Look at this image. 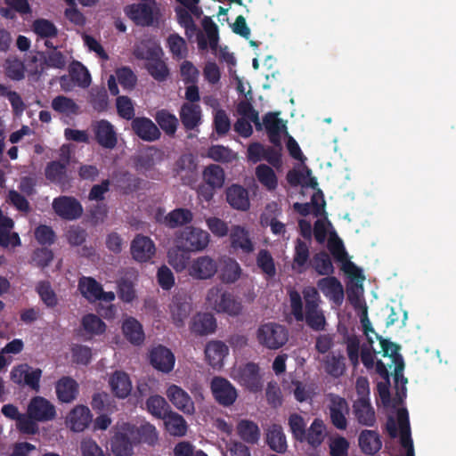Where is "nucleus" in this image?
Wrapping results in <instances>:
<instances>
[{"mask_svg": "<svg viewBox=\"0 0 456 456\" xmlns=\"http://www.w3.org/2000/svg\"><path fill=\"white\" fill-rule=\"evenodd\" d=\"M289 301L291 313L297 321L302 322L305 319L307 326L314 331H322L326 329V319L319 307L305 310L304 314L302 298L297 290L289 292Z\"/></svg>", "mask_w": 456, "mask_h": 456, "instance_id": "1", "label": "nucleus"}, {"mask_svg": "<svg viewBox=\"0 0 456 456\" xmlns=\"http://www.w3.org/2000/svg\"><path fill=\"white\" fill-rule=\"evenodd\" d=\"M258 343L271 350L282 347L289 339L287 328L276 322H267L258 327L256 330Z\"/></svg>", "mask_w": 456, "mask_h": 456, "instance_id": "2", "label": "nucleus"}, {"mask_svg": "<svg viewBox=\"0 0 456 456\" xmlns=\"http://www.w3.org/2000/svg\"><path fill=\"white\" fill-rule=\"evenodd\" d=\"M207 300L217 313L237 316L242 310L241 303L231 292L224 291L219 287H213L208 290Z\"/></svg>", "mask_w": 456, "mask_h": 456, "instance_id": "3", "label": "nucleus"}, {"mask_svg": "<svg viewBox=\"0 0 456 456\" xmlns=\"http://www.w3.org/2000/svg\"><path fill=\"white\" fill-rule=\"evenodd\" d=\"M124 12L134 24L150 27L156 20L158 9L155 0H141L139 3L125 6Z\"/></svg>", "mask_w": 456, "mask_h": 456, "instance_id": "4", "label": "nucleus"}, {"mask_svg": "<svg viewBox=\"0 0 456 456\" xmlns=\"http://www.w3.org/2000/svg\"><path fill=\"white\" fill-rule=\"evenodd\" d=\"M42 370L33 368L28 363L14 366L10 372L11 380L20 387H28L31 390L38 392L40 389V379Z\"/></svg>", "mask_w": 456, "mask_h": 456, "instance_id": "5", "label": "nucleus"}, {"mask_svg": "<svg viewBox=\"0 0 456 456\" xmlns=\"http://www.w3.org/2000/svg\"><path fill=\"white\" fill-rule=\"evenodd\" d=\"M134 439L130 423L126 422L118 426L110 439V448L116 456H131L134 453Z\"/></svg>", "mask_w": 456, "mask_h": 456, "instance_id": "6", "label": "nucleus"}, {"mask_svg": "<svg viewBox=\"0 0 456 456\" xmlns=\"http://www.w3.org/2000/svg\"><path fill=\"white\" fill-rule=\"evenodd\" d=\"M38 54L40 55L39 65L31 67L29 69V76L37 80L39 79L49 68L56 69H64L66 68V56L57 49L47 52L40 51Z\"/></svg>", "mask_w": 456, "mask_h": 456, "instance_id": "7", "label": "nucleus"}, {"mask_svg": "<svg viewBox=\"0 0 456 456\" xmlns=\"http://www.w3.org/2000/svg\"><path fill=\"white\" fill-rule=\"evenodd\" d=\"M53 208L57 216L64 220L73 221L83 215L81 203L72 196H59L53 201Z\"/></svg>", "mask_w": 456, "mask_h": 456, "instance_id": "8", "label": "nucleus"}, {"mask_svg": "<svg viewBox=\"0 0 456 456\" xmlns=\"http://www.w3.org/2000/svg\"><path fill=\"white\" fill-rule=\"evenodd\" d=\"M329 412L331 424L339 430L347 428L346 416L349 414V404L347 401L336 394L329 395Z\"/></svg>", "mask_w": 456, "mask_h": 456, "instance_id": "9", "label": "nucleus"}, {"mask_svg": "<svg viewBox=\"0 0 456 456\" xmlns=\"http://www.w3.org/2000/svg\"><path fill=\"white\" fill-rule=\"evenodd\" d=\"M61 157V161L53 160L47 163L45 168V175L51 183L64 188L69 183L68 176V166L69 165L70 159L69 152L62 153Z\"/></svg>", "mask_w": 456, "mask_h": 456, "instance_id": "10", "label": "nucleus"}, {"mask_svg": "<svg viewBox=\"0 0 456 456\" xmlns=\"http://www.w3.org/2000/svg\"><path fill=\"white\" fill-rule=\"evenodd\" d=\"M210 388L215 400L222 406H231L237 399L238 395L235 387L224 378H213Z\"/></svg>", "mask_w": 456, "mask_h": 456, "instance_id": "11", "label": "nucleus"}, {"mask_svg": "<svg viewBox=\"0 0 456 456\" xmlns=\"http://www.w3.org/2000/svg\"><path fill=\"white\" fill-rule=\"evenodd\" d=\"M198 163L191 153L182 154L175 163L174 172L185 185H191L196 182Z\"/></svg>", "mask_w": 456, "mask_h": 456, "instance_id": "12", "label": "nucleus"}, {"mask_svg": "<svg viewBox=\"0 0 456 456\" xmlns=\"http://www.w3.org/2000/svg\"><path fill=\"white\" fill-rule=\"evenodd\" d=\"M92 130L96 142L104 149L112 150L118 144V135L114 126L106 119L92 124Z\"/></svg>", "mask_w": 456, "mask_h": 456, "instance_id": "13", "label": "nucleus"}, {"mask_svg": "<svg viewBox=\"0 0 456 456\" xmlns=\"http://www.w3.org/2000/svg\"><path fill=\"white\" fill-rule=\"evenodd\" d=\"M376 334V338L379 339L382 354L384 357H390L392 359L393 363L395 364V379L397 382L401 378L404 382H407V379H405L403 375V371L404 369V361L402 354H399L401 346L390 341L389 339L384 338L382 336Z\"/></svg>", "mask_w": 456, "mask_h": 456, "instance_id": "14", "label": "nucleus"}, {"mask_svg": "<svg viewBox=\"0 0 456 456\" xmlns=\"http://www.w3.org/2000/svg\"><path fill=\"white\" fill-rule=\"evenodd\" d=\"M164 159V152L155 146H148L134 157L133 162L136 171L145 173Z\"/></svg>", "mask_w": 456, "mask_h": 456, "instance_id": "15", "label": "nucleus"}, {"mask_svg": "<svg viewBox=\"0 0 456 456\" xmlns=\"http://www.w3.org/2000/svg\"><path fill=\"white\" fill-rule=\"evenodd\" d=\"M166 395L171 403L184 414L193 415L195 413L193 400L181 387L175 384L168 386Z\"/></svg>", "mask_w": 456, "mask_h": 456, "instance_id": "16", "label": "nucleus"}, {"mask_svg": "<svg viewBox=\"0 0 456 456\" xmlns=\"http://www.w3.org/2000/svg\"><path fill=\"white\" fill-rule=\"evenodd\" d=\"M210 235L207 230H183L177 236V243L191 251L203 250L209 243Z\"/></svg>", "mask_w": 456, "mask_h": 456, "instance_id": "17", "label": "nucleus"}, {"mask_svg": "<svg viewBox=\"0 0 456 456\" xmlns=\"http://www.w3.org/2000/svg\"><path fill=\"white\" fill-rule=\"evenodd\" d=\"M301 235L304 237L310 236L312 232L315 236H324L330 232V239L328 241V249L338 262H343L348 257L347 252L344 247L342 240L337 235L336 230H300Z\"/></svg>", "mask_w": 456, "mask_h": 456, "instance_id": "18", "label": "nucleus"}, {"mask_svg": "<svg viewBox=\"0 0 456 456\" xmlns=\"http://www.w3.org/2000/svg\"><path fill=\"white\" fill-rule=\"evenodd\" d=\"M28 414L39 422H45L55 418L56 411L50 401L42 396H35L28 405Z\"/></svg>", "mask_w": 456, "mask_h": 456, "instance_id": "19", "label": "nucleus"}, {"mask_svg": "<svg viewBox=\"0 0 456 456\" xmlns=\"http://www.w3.org/2000/svg\"><path fill=\"white\" fill-rule=\"evenodd\" d=\"M279 113L268 112L263 118V125L266 130L270 142L281 148V134H288L286 123L278 118Z\"/></svg>", "mask_w": 456, "mask_h": 456, "instance_id": "20", "label": "nucleus"}, {"mask_svg": "<svg viewBox=\"0 0 456 456\" xmlns=\"http://www.w3.org/2000/svg\"><path fill=\"white\" fill-rule=\"evenodd\" d=\"M175 358L174 354L167 347L159 345L150 352V362L154 369L163 373H169L173 370Z\"/></svg>", "mask_w": 456, "mask_h": 456, "instance_id": "21", "label": "nucleus"}, {"mask_svg": "<svg viewBox=\"0 0 456 456\" xmlns=\"http://www.w3.org/2000/svg\"><path fill=\"white\" fill-rule=\"evenodd\" d=\"M353 413L360 425L366 427L375 426L376 413L368 395H362L354 402Z\"/></svg>", "mask_w": 456, "mask_h": 456, "instance_id": "22", "label": "nucleus"}, {"mask_svg": "<svg viewBox=\"0 0 456 456\" xmlns=\"http://www.w3.org/2000/svg\"><path fill=\"white\" fill-rule=\"evenodd\" d=\"M131 128L134 134L145 142H155L161 136L157 125L149 118L137 117L131 122Z\"/></svg>", "mask_w": 456, "mask_h": 456, "instance_id": "23", "label": "nucleus"}, {"mask_svg": "<svg viewBox=\"0 0 456 456\" xmlns=\"http://www.w3.org/2000/svg\"><path fill=\"white\" fill-rule=\"evenodd\" d=\"M318 289L330 301L340 305L344 300V289L338 278L328 276L322 278L317 282Z\"/></svg>", "mask_w": 456, "mask_h": 456, "instance_id": "24", "label": "nucleus"}, {"mask_svg": "<svg viewBox=\"0 0 456 456\" xmlns=\"http://www.w3.org/2000/svg\"><path fill=\"white\" fill-rule=\"evenodd\" d=\"M130 428L136 445L145 444L155 446L159 442V433L156 427L149 421H142L139 426L130 423Z\"/></svg>", "mask_w": 456, "mask_h": 456, "instance_id": "25", "label": "nucleus"}, {"mask_svg": "<svg viewBox=\"0 0 456 456\" xmlns=\"http://www.w3.org/2000/svg\"><path fill=\"white\" fill-rule=\"evenodd\" d=\"M156 248L153 241L144 236H137L131 244V254L133 258L140 263L150 261L155 255Z\"/></svg>", "mask_w": 456, "mask_h": 456, "instance_id": "26", "label": "nucleus"}, {"mask_svg": "<svg viewBox=\"0 0 456 456\" xmlns=\"http://www.w3.org/2000/svg\"><path fill=\"white\" fill-rule=\"evenodd\" d=\"M239 381L249 391L257 392L262 388L259 366L255 362H248L239 370Z\"/></svg>", "mask_w": 456, "mask_h": 456, "instance_id": "27", "label": "nucleus"}, {"mask_svg": "<svg viewBox=\"0 0 456 456\" xmlns=\"http://www.w3.org/2000/svg\"><path fill=\"white\" fill-rule=\"evenodd\" d=\"M179 116L186 131L197 129L202 123V110L199 104L183 103L181 106Z\"/></svg>", "mask_w": 456, "mask_h": 456, "instance_id": "28", "label": "nucleus"}, {"mask_svg": "<svg viewBox=\"0 0 456 456\" xmlns=\"http://www.w3.org/2000/svg\"><path fill=\"white\" fill-rule=\"evenodd\" d=\"M92 414L87 406L77 405L67 417V423L74 432L84 431L92 421Z\"/></svg>", "mask_w": 456, "mask_h": 456, "instance_id": "29", "label": "nucleus"}, {"mask_svg": "<svg viewBox=\"0 0 456 456\" xmlns=\"http://www.w3.org/2000/svg\"><path fill=\"white\" fill-rule=\"evenodd\" d=\"M217 271V265L208 256H200L191 264L189 273L194 278L206 280L213 277Z\"/></svg>", "mask_w": 456, "mask_h": 456, "instance_id": "30", "label": "nucleus"}, {"mask_svg": "<svg viewBox=\"0 0 456 456\" xmlns=\"http://www.w3.org/2000/svg\"><path fill=\"white\" fill-rule=\"evenodd\" d=\"M55 392L59 401L69 403L78 395V384L71 377L63 376L56 382Z\"/></svg>", "mask_w": 456, "mask_h": 456, "instance_id": "31", "label": "nucleus"}, {"mask_svg": "<svg viewBox=\"0 0 456 456\" xmlns=\"http://www.w3.org/2000/svg\"><path fill=\"white\" fill-rule=\"evenodd\" d=\"M142 180L128 171L114 174L113 183L116 190L124 195L131 194L140 188Z\"/></svg>", "mask_w": 456, "mask_h": 456, "instance_id": "32", "label": "nucleus"}, {"mask_svg": "<svg viewBox=\"0 0 456 456\" xmlns=\"http://www.w3.org/2000/svg\"><path fill=\"white\" fill-rule=\"evenodd\" d=\"M226 200L238 210H248L250 206L248 191L241 185L232 184L226 189Z\"/></svg>", "mask_w": 456, "mask_h": 456, "instance_id": "33", "label": "nucleus"}, {"mask_svg": "<svg viewBox=\"0 0 456 456\" xmlns=\"http://www.w3.org/2000/svg\"><path fill=\"white\" fill-rule=\"evenodd\" d=\"M242 269L233 258L224 256L220 259L219 278L224 283L236 282L241 276Z\"/></svg>", "mask_w": 456, "mask_h": 456, "instance_id": "34", "label": "nucleus"}, {"mask_svg": "<svg viewBox=\"0 0 456 456\" xmlns=\"http://www.w3.org/2000/svg\"><path fill=\"white\" fill-rule=\"evenodd\" d=\"M361 451L367 455H374L382 447V441L379 433L375 430L364 429L358 437Z\"/></svg>", "mask_w": 456, "mask_h": 456, "instance_id": "35", "label": "nucleus"}, {"mask_svg": "<svg viewBox=\"0 0 456 456\" xmlns=\"http://www.w3.org/2000/svg\"><path fill=\"white\" fill-rule=\"evenodd\" d=\"M228 351L227 346L222 341L208 342L205 347V355L208 364L213 368L222 367Z\"/></svg>", "mask_w": 456, "mask_h": 456, "instance_id": "36", "label": "nucleus"}, {"mask_svg": "<svg viewBox=\"0 0 456 456\" xmlns=\"http://www.w3.org/2000/svg\"><path fill=\"white\" fill-rule=\"evenodd\" d=\"M216 328V318L208 313L198 314L193 317L191 324V331L200 336L213 333Z\"/></svg>", "mask_w": 456, "mask_h": 456, "instance_id": "37", "label": "nucleus"}, {"mask_svg": "<svg viewBox=\"0 0 456 456\" xmlns=\"http://www.w3.org/2000/svg\"><path fill=\"white\" fill-rule=\"evenodd\" d=\"M122 331L125 338L134 346H140L144 341L145 336L142 326L133 317H129L124 321Z\"/></svg>", "mask_w": 456, "mask_h": 456, "instance_id": "38", "label": "nucleus"}, {"mask_svg": "<svg viewBox=\"0 0 456 456\" xmlns=\"http://www.w3.org/2000/svg\"><path fill=\"white\" fill-rule=\"evenodd\" d=\"M110 386L118 398L127 397L132 390L129 376L124 371H115L110 379Z\"/></svg>", "mask_w": 456, "mask_h": 456, "instance_id": "39", "label": "nucleus"}, {"mask_svg": "<svg viewBox=\"0 0 456 456\" xmlns=\"http://www.w3.org/2000/svg\"><path fill=\"white\" fill-rule=\"evenodd\" d=\"M154 118L167 135L175 136L179 125L178 118L175 114L166 109H161L155 113Z\"/></svg>", "mask_w": 456, "mask_h": 456, "instance_id": "40", "label": "nucleus"}, {"mask_svg": "<svg viewBox=\"0 0 456 456\" xmlns=\"http://www.w3.org/2000/svg\"><path fill=\"white\" fill-rule=\"evenodd\" d=\"M266 443L273 451L278 453L286 452L288 445L281 426L273 424L268 428Z\"/></svg>", "mask_w": 456, "mask_h": 456, "instance_id": "41", "label": "nucleus"}, {"mask_svg": "<svg viewBox=\"0 0 456 456\" xmlns=\"http://www.w3.org/2000/svg\"><path fill=\"white\" fill-rule=\"evenodd\" d=\"M230 240L231 247L234 251L240 250L244 254H250L255 249L248 230H232L230 234Z\"/></svg>", "mask_w": 456, "mask_h": 456, "instance_id": "42", "label": "nucleus"}, {"mask_svg": "<svg viewBox=\"0 0 456 456\" xmlns=\"http://www.w3.org/2000/svg\"><path fill=\"white\" fill-rule=\"evenodd\" d=\"M236 429L242 441L250 444H257L260 438V429L254 421L241 419L238 422Z\"/></svg>", "mask_w": 456, "mask_h": 456, "instance_id": "43", "label": "nucleus"}, {"mask_svg": "<svg viewBox=\"0 0 456 456\" xmlns=\"http://www.w3.org/2000/svg\"><path fill=\"white\" fill-rule=\"evenodd\" d=\"M191 250H189L187 248L182 247V244L177 243L175 247L168 250V263L177 272H181L186 268L191 258Z\"/></svg>", "mask_w": 456, "mask_h": 456, "instance_id": "44", "label": "nucleus"}, {"mask_svg": "<svg viewBox=\"0 0 456 456\" xmlns=\"http://www.w3.org/2000/svg\"><path fill=\"white\" fill-rule=\"evenodd\" d=\"M167 432L174 436H183L187 432V423L184 418L172 410L163 418Z\"/></svg>", "mask_w": 456, "mask_h": 456, "instance_id": "45", "label": "nucleus"}, {"mask_svg": "<svg viewBox=\"0 0 456 456\" xmlns=\"http://www.w3.org/2000/svg\"><path fill=\"white\" fill-rule=\"evenodd\" d=\"M202 176L204 182L211 188L221 189L224 186L225 174L222 167L216 164H210L207 166L203 172Z\"/></svg>", "mask_w": 456, "mask_h": 456, "instance_id": "46", "label": "nucleus"}, {"mask_svg": "<svg viewBox=\"0 0 456 456\" xmlns=\"http://www.w3.org/2000/svg\"><path fill=\"white\" fill-rule=\"evenodd\" d=\"M78 289L88 301L94 302L99 299L102 286L94 278L83 276L78 281Z\"/></svg>", "mask_w": 456, "mask_h": 456, "instance_id": "47", "label": "nucleus"}, {"mask_svg": "<svg viewBox=\"0 0 456 456\" xmlns=\"http://www.w3.org/2000/svg\"><path fill=\"white\" fill-rule=\"evenodd\" d=\"M162 57L163 55H158L151 61L145 62L146 70L158 82L166 81L170 75L169 68Z\"/></svg>", "mask_w": 456, "mask_h": 456, "instance_id": "48", "label": "nucleus"}, {"mask_svg": "<svg viewBox=\"0 0 456 456\" xmlns=\"http://www.w3.org/2000/svg\"><path fill=\"white\" fill-rule=\"evenodd\" d=\"M325 425L320 419H314L310 428L306 429L305 440L308 444L316 449L318 448L325 438Z\"/></svg>", "mask_w": 456, "mask_h": 456, "instance_id": "49", "label": "nucleus"}, {"mask_svg": "<svg viewBox=\"0 0 456 456\" xmlns=\"http://www.w3.org/2000/svg\"><path fill=\"white\" fill-rule=\"evenodd\" d=\"M133 54L137 60H143L149 62L158 55H164V53L159 45L142 41L134 45Z\"/></svg>", "mask_w": 456, "mask_h": 456, "instance_id": "50", "label": "nucleus"}, {"mask_svg": "<svg viewBox=\"0 0 456 456\" xmlns=\"http://www.w3.org/2000/svg\"><path fill=\"white\" fill-rule=\"evenodd\" d=\"M193 219L192 212L188 208H178L165 216V223L170 228L189 224Z\"/></svg>", "mask_w": 456, "mask_h": 456, "instance_id": "51", "label": "nucleus"}, {"mask_svg": "<svg viewBox=\"0 0 456 456\" xmlns=\"http://www.w3.org/2000/svg\"><path fill=\"white\" fill-rule=\"evenodd\" d=\"M147 411L157 419H162L171 411L170 405L161 395H155L146 400Z\"/></svg>", "mask_w": 456, "mask_h": 456, "instance_id": "52", "label": "nucleus"}, {"mask_svg": "<svg viewBox=\"0 0 456 456\" xmlns=\"http://www.w3.org/2000/svg\"><path fill=\"white\" fill-rule=\"evenodd\" d=\"M89 103L97 112H104L109 107V96L104 86L92 87L89 93Z\"/></svg>", "mask_w": 456, "mask_h": 456, "instance_id": "53", "label": "nucleus"}, {"mask_svg": "<svg viewBox=\"0 0 456 456\" xmlns=\"http://www.w3.org/2000/svg\"><path fill=\"white\" fill-rule=\"evenodd\" d=\"M256 176L258 182L268 191L277 188L278 179L273 168L265 164H260L256 168Z\"/></svg>", "mask_w": 456, "mask_h": 456, "instance_id": "54", "label": "nucleus"}, {"mask_svg": "<svg viewBox=\"0 0 456 456\" xmlns=\"http://www.w3.org/2000/svg\"><path fill=\"white\" fill-rule=\"evenodd\" d=\"M69 76L76 86L86 88L91 83V76L87 69L79 61H73L69 66Z\"/></svg>", "mask_w": 456, "mask_h": 456, "instance_id": "55", "label": "nucleus"}, {"mask_svg": "<svg viewBox=\"0 0 456 456\" xmlns=\"http://www.w3.org/2000/svg\"><path fill=\"white\" fill-rule=\"evenodd\" d=\"M52 108L58 113L66 116L77 115L79 113V106L71 98L58 95L52 101Z\"/></svg>", "mask_w": 456, "mask_h": 456, "instance_id": "56", "label": "nucleus"}, {"mask_svg": "<svg viewBox=\"0 0 456 456\" xmlns=\"http://www.w3.org/2000/svg\"><path fill=\"white\" fill-rule=\"evenodd\" d=\"M397 420L401 429V444L408 450L413 448V442L411 438L410 421L406 409H400L397 411Z\"/></svg>", "mask_w": 456, "mask_h": 456, "instance_id": "57", "label": "nucleus"}, {"mask_svg": "<svg viewBox=\"0 0 456 456\" xmlns=\"http://www.w3.org/2000/svg\"><path fill=\"white\" fill-rule=\"evenodd\" d=\"M32 29L41 38H53L58 35V28L53 22L43 18L33 21Z\"/></svg>", "mask_w": 456, "mask_h": 456, "instance_id": "58", "label": "nucleus"}, {"mask_svg": "<svg viewBox=\"0 0 456 456\" xmlns=\"http://www.w3.org/2000/svg\"><path fill=\"white\" fill-rule=\"evenodd\" d=\"M256 265L266 278H273L276 275L273 257L267 249L259 250L256 256Z\"/></svg>", "mask_w": 456, "mask_h": 456, "instance_id": "59", "label": "nucleus"}, {"mask_svg": "<svg viewBox=\"0 0 456 456\" xmlns=\"http://www.w3.org/2000/svg\"><path fill=\"white\" fill-rule=\"evenodd\" d=\"M281 214L278 204L272 202L268 204L261 215V224L270 228H285L284 224L277 217Z\"/></svg>", "mask_w": 456, "mask_h": 456, "instance_id": "60", "label": "nucleus"}, {"mask_svg": "<svg viewBox=\"0 0 456 456\" xmlns=\"http://www.w3.org/2000/svg\"><path fill=\"white\" fill-rule=\"evenodd\" d=\"M167 45L174 58L182 60L186 57L188 52L186 42L178 34H170L167 39Z\"/></svg>", "mask_w": 456, "mask_h": 456, "instance_id": "61", "label": "nucleus"}, {"mask_svg": "<svg viewBox=\"0 0 456 456\" xmlns=\"http://www.w3.org/2000/svg\"><path fill=\"white\" fill-rule=\"evenodd\" d=\"M312 265L320 275H330L334 273L331 259L325 251H321L314 256Z\"/></svg>", "mask_w": 456, "mask_h": 456, "instance_id": "62", "label": "nucleus"}, {"mask_svg": "<svg viewBox=\"0 0 456 456\" xmlns=\"http://www.w3.org/2000/svg\"><path fill=\"white\" fill-rule=\"evenodd\" d=\"M36 291L37 292L43 303L50 308H53L58 304L57 295L52 289L49 281H42L37 284Z\"/></svg>", "mask_w": 456, "mask_h": 456, "instance_id": "63", "label": "nucleus"}, {"mask_svg": "<svg viewBox=\"0 0 456 456\" xmlns=\"http://www.w3.org/2000/svg\"><path fill=\"white\" fill-rule=\"evenodd\" d=\"M344 360L345 358L342 355H326L323 361L325 371L334 378L342 376L346 368Z\"/></svg>", "mask_w": 456, "mask_h": 456, "instance_id": "64", "label": "nucleus"}]
</instances>
